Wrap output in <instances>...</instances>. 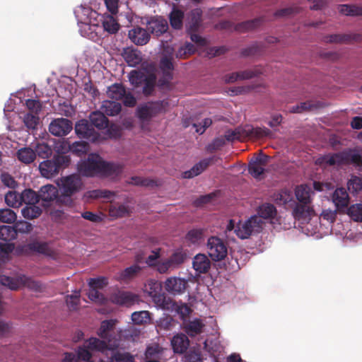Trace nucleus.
<instances>
[{"label":"nucleus","instance_id":"c03bdc74","mask_svg":"<svg viewBox=\"0 0 362 362\" xmlns=\"http://www.w3.org/2000/svg\"><path fill=\"white\" fill-rule=\"evenodd\" d=\"M5 202L11 207H19L22 205L21 194L16 191H8L5 195Z\"/></svg>","mask_w":362,"mask_h":362},{"label":"nucleus","instance_id":"37998d69","mask_svg":"<svg viewBox=\"0 0 362 362\" xmlns=\"http://www.w3.org/2000/svg\"><path fill=\"white\" fill-rule=\"evenodd\" d=\"M21 197L22 204L24 203L25 205L36 204L40 199V194H37L31 189H25L21 193Z\"/></svg>","mask_w":362,"mask_h":362},{"label":"nucleus","instance_id":"6e6d98bb","mask_svg":"<svg viewBox=\"0 0 362 362\" xmlns=\"http://www.w3.org/2000/svg\"><path fill=\"white\" fill-rule=\"evenodd\" d=\"M347 187L352 194H357L362 189V178L353 175L348 181Z\"/></svg>","mask_w":362,"mask_h":362},{"label":"nucleus","instance_id":"393cba45","mask_svg":"<svg viewBox=\"0 0 362 362\" xmlns=\"http://www.w3.org/2000/svg\"><path fill=\"white\" fill-rule=\"evenodd\" d=\"M244 131L246 134V138L259 139L272 136L271 130L265 127H254L252 125H246Z\"/></svg>","mask_w":362,"mask_h":362},{"label":"nucleus","instance_id":"8fccbe9b","mask_svg":"<svg viewBox=\"0 0 362 362\" xmlns=\"http://www.w3.org/2000/svg\"><path fill=\"white\" fill-rule=\"evenodd\" d=\"M245 127H239L235 129H229L226 132L225 138L228 141H234L235 140H242L246 138L245 133Z\"/></svg>","mask_w":362,"mask_h":362},{"label":"nucleus","instance_id":"20e7f679","mask_svg":"<svg viewBox=\"0 0 362 362\" xmlns=\"http://www.w3.org/2000/svg\"><path fill=\"white\" fill-rule=\"evenodd\" d=\"M82 187L83 182L78 175L73 174L62 178L60 187L62 195L58 200L66 205L71 206L73 203L71 196L79 192Z\"/></svg>","mask_w":362,"mask_h":362},{"label":"nucleus","instance_id":"a211bd4d","mask_svg":"<svg viewBox=\"0 0 362 362\" xmlns=\"http://www.w3.org/2000/svg\"><path fill=\"white\" fill-rule=\"evenodd\" d=\"M111 299L114 303L130 306L138 301L139 296L132 292L122 291L114 293L111 296Z\"/></svg>","mask_w":362,"mask_h":362},{"label":"nucleus","instance_id":"f3484780","mask_svg":"<svg viewBox=\"0 0 362 362\" xmlns=\"http://www.w3.org/2000/svg\"><path fill=\"white\" fill-rule=\"evenodd\" d=\"M187 282L179 277H169L165 281V290L173 295L181 294L185 292Z\"/></svg>","mask_w":362,"mask_h":362},{"label":"nucleus","instance_id":"7c9ffc66","mask_svg":"<svg viewBox=\"0 0 362 362\" xmlns=\"http://www.w3.org/2000/svg\"><path fill=\"white\" fill-rule=\"evenodd\" d=\"M103 112L107 116L117 115L122 110V105L116 101L105 100L101 107Z\"/></svg>","mask_w":362,"mask_h":362},{"label":"nucleus","instance_id":"5fc2aeb1","mask_svg":"<svg viewBox=\"0 0 362 362\" xmlns=\"http://www.w3.org/2000/svg\"><path fill=\"white\" fill-rule=\"evenodd\" d=\"M144 291L149 296H155L156 293L162 291L161 284L158 281L150 279L145 284Z\"/></svg>","mask_w":362,"mask_h":362},{"label":"nucleus","instance_id":"5701e85b","mask_svg":"<svg viewBox=\"0 0 362 362\" xmlns=\"http://www.w3.org/2000/svg\"><path fill=\"white\" fill-rule=\"evenodd\" d=\"M129 37L137 45H144L150 40V35L144 28L136 27L129 31Z\"/></svg>","mask_w":362,"mask_h":362},{"label":"nucleus","instance_id":"4d7b16f0","mask_svg":"<svg viewBox=\"0 0 362 362\" xmlns=\"http://www.w3.org/2000/svg\"><path fill=\"white\" fill-rule=\"evenodd\" d=\"M150 320V313L146 310L134 312L132 314V320L134 324L142 325Z\"/></svg>","mask_w":362,"mask_h":362},{"label":"nucleus","instance_id":"412c9836","mask_svg":"<svg viewBox=\"0 0 362 362\" xmlns=\"http://www.w3.org/2000/svg\"><path fill=\"white\" fill-rule=\"evenodd\" d=\"M122 56L128 66L135 67L142 62L141 52L133 47L123 49Z\"/></svg>","mask_w":362,"mask_h":362},{"label":"nucleus","instance_id":"13d9d810","mask_svg":"<svg viewBox=\"0 0 362 362\" xmlns=\"http://www.w3.org/2000/svg\"><path fill=\"white\" fill-rule=\"evenodd\" d=\"M300 12V8L297 6H290L280 8L274 13L276 18H288Z\"/></svg>","mask_w":362,"mask_h":362},{"label":"nucleus","instance_id":"473e14b6","mask_svg":"<svg viewBox=\"0 0 362 362\" xmlns=\"http://www.w3.org/2000/svg\"><path fill=\"white\" fill-rule=\"evenodd\" d=\"M184 12L174 7L169 14V21L171 27L175 30H180L182 28Z\"/></svg>","mask_w":362,"mask_h":362},{"label":"nucleus","instance_id":"a19ab883","mask_svg":"<svg viewBox=\"0 0 362 362\" xmlns=\"http://www.w3.org/2000/svg\"><path fill=\"white\" fill-rule=\"evenodd\" d=\"M260 18H255L253 20L246 21L235 25L234 29L238 32H247L256 28L262 23Z\"/></svg>","mask_w":362,"mask_h":362},{"label":"nucleus","instance_id":"72a5a7b5","mask_svg":"<svg viewBox=\"0 0 362 362\" xmlns=\"http://www.w3.org/2000/svg\"><path fill=\"white\" fill-rule=\"evenodd\" d=\"M204 324L199 319L189 321L184 326L185 331L189 337H195L202 332Z\"/></svg>","mask_w":362,"mask_h":362},{"label":"nucleus","instance_id":"f03ea898","mask_svg":"<svg viewBox=\"0 0 362 362\" xmlns=\"http://www.w3.org/2000/svg\"><path fill=\"white\" fill-rule=\"evenodd\" d=\"M83 12L87 17L81 23L86 25L98 26L101 22L104 30L110 34H115L119 29V24L112 15H100L90 8H85Z\"/></svg>","mask_w":362,"mask_h":362},{"label":"nucleus","instance_id":"69168bd1","mask_svg":"<svg viewBox=\"0 0 362 362\" xmlns=\"http://www.w3.org/2000/svg\"><path fill=\"white\" fill-rule=\"evenodd\" d=\"M262 47L259 44H254L242 50L241 54L244 57H254L260 55L262 52Z\"/></svg>","mask_w":362,"mask_h":362},{"label":"nucleus","instance_id":"c756f323","mask_svg":"<svg viewBox=\"0 0 362 362\" xmlns=\"http://www.w3.org/2000/svg\"><path fill=\"white\" fill-rule=\"evenodd\" d=\"M313 193V191L307 185H301L297 186L295 189V195L296 197L298 202L303 204H310L311 198L310 194Z\"/></svg>","mask_w":362,"mask_h":362},{"label":"nucleus","instance_id":"6e6552de","mask_svg":"<svg viewBox=\"0 0 362 362\" xmlns=\"http://www.w3.org/2000/svg\"><path fill=\"white\" fill-rule=\"evenodd\" d=\"M207 251L209 257L216 262L224 259L228 254L225 243L216 236H211L208 239Z\"/></svg>","mask_w":362,"mask_h":362},{"label":"nucleus","instance_id":"de8ad7c7","mask_svg":"<svg viewBox=\"0 0 362 362\" xmlns=\"http://www.w3.org/2000/svg\"><path fill=\"white\" fill-rule=\"evenodd\" d=\"M347 214L351 220L362 222V204H354L346 208Z\"/></svg>","mask_w":362,"mask_h":362},{"label":"nucleus","instance_id":"a18cd8bd","mask_svg":"<svg viewBox=\"0 0 362 362\" xmlns=\"http://www.w3.org/2000/svg\"><path fill=\"white\" fill-rule=\"evenodd\" d=\"M339 11L341 14L350 16H362V6L350 4H342L339 6Z\"/></svg>","mask_w":362,"mask_h":362},{"label":"nucleus","instance_id":"c85d7f7f","mask_svg":"<svg viewBox=\"0 0 362 362\" xmlns=\"http://www.w3.org/2000/svg\"><path fill=\"white\" fill-rule=\"evenodd\" d=\"M274 199L279 205L292 206L294 203L293 193L289 189H281L274 194Z\"/></svg>","mask_w":362,"mask_h":362},{"label":"nucleus","instance_id":"4c0bfd02","mask_svg":"<svg viewBox=\"0 0 362 362\" xmlns=\"http://www.w3.org/2000/svg\"><path fill=\"white\" fill-rule=\"evenodd\" d=\"M17 157L22 163L29 164L35 160L36 153L32 148L25 147L18 151Z\"/></svg>","mask_w":362,"mask_h":362},{"label":"nucleus","instance_id":"b1692460","mask_svg":"<svg viewBox=\"0 0 362 362\" xmlns=\"http://www.w3.org/2000/svg\"><path fill=\"white\" fill-rule=\"evenodd\" d=\"M257 70H245L233 72L224 76V81L227 83H234L238 80L250 79L260 74Z\"/></svg>","mask_w":362,"mask_h":362},{"label":"nucleus","instance_id":"e433bc0d","mask_svg":"<svg viewBox=\"0 0 362 362\" xmlns=\"http://www.w3.org/2000/svg\"><path fill=\"white\" fill-rule=\"evenodd\" d=\"M126 88L121 83H114L108 87L107 94L110 98L121 100L125 94Z\"/></svg>","mask_w":362,"mask_h":362},{"label":"nucleus","instance_id":"423d86ee","mask_svg":"<svg viewBox=\"0 0 362 362\" xmlns=\"http://www.w3.org/2000/svg\"><path fill=\"white\" fill-rule=\"evenodd\" d=\"M0 284L11 290H17L21 286H26L35 291L40 288V284L38 281L24 274H20L16 277H10L5 275L0 276Z\"/></svg>","mask_w":362,"mask_h":362},{"label":"nucleus","instance_id":"3c124183","mask_svg":"<svg viewBox=\"0 0 362 362\" xmlns=\"http://www.w3.org/2000/svg\"><path fill=\"white\" fill-rule=\"evenodd\" d=\"M343 160L344 164L351 163L356 166L362 165V157L361 156L354 151H344L343 152Z\"/></svg>","mask_w":362,"mask_h":362},{"label":"nucleus","instance_id":"1a4fd4ad","mask_svg":"<svg viewBox=\"0 0 362 362\" xmlns=\"http://www.w3.org/2000/svg\"><path fill=\"white\" fill-rule=\"evenodd\" d=\"M75 132L79 138L86 139L93 143L99 142L101 139V135L86 119H81L76 124Z\"/></svg>","mask_w":362,"mask_h":362},{"label":"nucleus","instance_id":"49530a36","mask_svg":"<svg viewBox=\"0 0 362 362\" xmlns=\"http://www.w3.org/2000/svg\"><path fill=\"white\" fill-rule=\"evenodd\" d=\"M22 215L27 219H34L42 214V209L36 204L26 205L21 211Z\"/></svg>","mask_w":362,"mask_h":362},{"label":"nucleus","instance_id":"79ce46f5","mask_svg":"<svg viewBox=\"0 0 362 362\" xmlns=\"http://www.w3.org/2000/svg\"><path fill=\"white\" fill-rule=\"evenodd\" d=\"M69 148L72 153L81 156L89 151V144L86 141H78L69 144Z\"/></svg>","mask_w":362,"mask_h":362},{"label":"nucleus","instance_id":"09e8293b","mask_svg":"<svg viewBox=\"0 0 362 362\" xmlns=\"http://www.w3.org/2000/svg\"><path fill=\"white\" fill-rule=\"evenodd\" d=\"M141 270V267L134 264L122 271L119 274V279L122 281H129L134 279Z\"/></svg>","mask_w":362,"mask_h":362},{"label":"nucleus","instance_id":"c9c22d12","mask_svg":"<svg viewBox=\"0 0 362 362\" xmlns=\"http://www.w3.org/2000/svg\"><path fill=\"white\" fill-rule=\"evenodd\" d=\"M257 214L262 220L273 218L276 215V209L273 204L265 203L259 206Z\"/></svg>","mask_w":362,"mask_h":362},{"label":"nucleus","instance_id":"4be33fe9","mask_svg":"<svg viewBox=\"0 0 362 362\" xmlns=\"http://www.w3.org/2000/svg\"><path fill=\"white\" fill-rule=\"evenodd\" d=\"M170 343L173 351L176 354H183L186 352L189 346V340L187 336L183 333L175 334L172 338Z\"/></svg>","mask_w":362,"mask_h":362},{"label":"nucleus","instance_id":"a878e982","mask_svg":"<svg viewBox=\"0 0 362 362\" xmlns=\"http://www.w3.org/2000/svg\"><path fill=\"white\" fill-rule=\"evenodd\" d=\"M168 29L167 21L163 18L152 19L148 22V30L156 36L158 37L165 33Z\"/></svg>","mask_w":362,"mask_h":362},{"label":"nucleus","instance_id":"f257e3e1","mask_svg":"<svg viewBox=\"0 0 362 362\" xmlns=\"http://www.w3.org/2000/svg\"><path fill=\"white\" fill-rule=\"evenodd\" d=\"M122 169V165L105 161L97 153H90L86 160L78 164V171L86 177L101 175L113 178L119 175Z\"/></svg>","mask_w":362,"mask_h":362},{"label":"nucleus","instance_id":"338daca9","mask_svg":"<svg viewBox=\"0 0 362 362\" xmlns=\"http://www.w3.org/2000/svg\"><path fill=\"white\" fill-rule=\"evenodd\" d=\"M23 122L28 128L34 129L38 124L39 117L35 113H27L23 117Z\"/></svg>","mask_w":362,"mask_h":362},{"label":"nucleus","instance_id":"39448f33","mask_svg":"<svg viewBox=\"0 0 362 362\" xmlns=\"http://www.w3.org/2000/svg\"><path fill=\"white\" fill-rule=\"evenodd\" d=\"M264 221L257 215L252 216L244 222H239L235 233L240 239H247L250 236L259 233L264 227Z\"/></svg>","mask_w":362,"mask_h":362},{"label":"nucleus","instance_id":"aec40b11","mask_svg":"<svg viewBox=\"0 0 362 362\" xmlns=\"http://www.w3.org/2000/svg\"><path fill=\"white\" fill-rule=\"evenodd\" d=\"M106 339L101 340L96 337H90L87 342V348L93 351L104 352L106 350L114 349L118 346L116 341L107 342Z\"/></svg>","mask_w":362,"mask_h":362},{"label":"nucleus","instance_id":"0e129e2a","mask_svg":"<svg viewBox=\"0 0 362 362\" xmlns=\"http://www.w3.org/2000/svg\"><path fill=\"white\" fill-rule=\"evenodd\" d=\"M16 235L18 233H28L33 230V225L25 221H19L13 225Z\"/></svg>","mask_w":362,"mask_h":362},{"label":"nucleus","instance_id":"9b49d317","mask_svg":"<svg viewBox=\"0 0 362 362\" xmlns=\"http://www.w3.org/2000/svg\"><path fill=\"white\" fill-rule=\"evenodd\" d=\"M72 129L71 121L66 118L55 119L49 125V132L57 136L67 135Z\"/></svg>","mask_w":362,"mask_h":362},{"label":"nucleus","instance_id":"f704fd0d","mask_svg":"<svg viewBox=\"0 0 362 362\" xmlns=\"http://www.w3.org/2000/svg\"><path fill=\"white\" fill-rule=\"evenodd\" d=\"M116 320H103L98 331V334L103 339H106L107 342H112L110 339V332L114 329Z\"/></svg>","mask_w":362,"mask_h":362},{"label":"nucleus","instance_id":"680f3d73","mask_svg":"<svg viewBox=\"0 0 362 362\" xmlns=\"http://www.w3.org/2000/svg\"><path fill=\"white\" fill-rule=\"evenodd\" d=\"M157 326L160 329L170 330L175 326V320L169 315H165L159 319Z\"/></svg>","mask_w":362,"mask_h":362},{"label":"nucleus","instance_id":"4468645a","mask_svg":"<svg viewBox=\"0 0 362 362\" xmlns=\"http://www.w3.org/2000/svg\"><path fill=\"white\" fill-rule=\"evenodd\" d=\"M218 159L219 158L216 156H211L202 159L199 163H196L190 170L185 171L182 173V177L185 179H190L197 176L204 172L210 165L216 162Z\"/></svg>","mask_w":362,"mask_h":362},{"label":"nucleus","instance_id":"2f4dec72","mask_svg":"<svg viewBox=\"0 0 362 362\" xmlns=\"http://www.w3.org/2000/svg\"><path fill=\"white\" fill-rule=\"evenodd\" d=\"M108 212L110 217L118 218L127 216L129 214V209L123 204H110Z\"/></svg>","mask_w":362,"mask_h":362},{"label":"nucleus","instance_id":"cd10ccee","mask_svg":"<svg viewBox=\"0 0 362 362\" xmlns=\"http://www.w3.org/2000/svg\"><path fill=\"white\" fill-rule=\"evenodd\" d=\"M89 119L93 125L98 129H105L108 127L109 119L105 115L100 111H95L90 113Z\"/></svg>","mask_w":362,"mask_h":362},{"label":"nucleus","instance_id":"e2e57ef3","mask_svg":"<svg viewBox=\"0 0 362 362\" xmlns=\"http://www.w3.org/2000/svg\"><path fill=\"white\" fill-rule=\"evenodd\" d=\"M39 157L42 158H47L52 153V149L47 144L42 143L38 144L34 151Z\"/></svg>","mask_w":362,"mask_h":362},{"label":"nucleus","instance_id":"6ab92c4d","mask_svg":"<svg viewBox=\"0 0 362 362\" xmlns=\"http://www.w3.org/2000/svg\"><path fill=\"white\" fill-rule=\"evenodd\" d=\"M211 266V260L204 254H197L192 259V267L199 275L208 273Z\"/></svg>","mask_w":362,"mask_h":362},{"label":"nucleus","instance_id":"bb28decb","mask_svg":"<svg viewBox=\"0 0 362 362\" xmlns=\"http://www.w3.org/2000/svg\"><path fill=\"white\" fill-rule=\"evenodd\" d=\"M39 169L42 175L46 178L53 177L59 173L57 165L53 159L46 160L40 163Z\"/></svg>","mask_w":362,"mask_h":362},{"label":"nucleus","instance_id":"dca6fc26","mask_svg":"<svg viewBox=\"0 0 362 362\" xmlns=\"http://www.w3.org/2000/svg\"><path fill=\"white\" fill-rule=\"evenodd\" d=\"M292 206V214L294 218L298 221L309 220L314 214V210L310 204H303L295 201Z\"/></svg>","mask_w":362,"mask_h":362},{"label":"nucleus","instance_id":"774afa93","mask_svg":"<svg viewBox=\"0 0 362 362\" xmlns=\"http://www.w3.org/2000/svg\"><path fill=\"white\" fill-rule=\"evenodd\" d=\"M111 362H134V358L129 353L116 351L111 356Z\"/></svg>","mask_w":362,"mask_h":362},{"label":"nucleus","instance_id":"ddd939ff","mask_svg":"<svg viewBox=\"0 0 362 362\" xmlns=\"http://www.w3.org/2000/svg\"><path fill=\"white\" fill-rule=\"evenodd\" d=\"M332 201L339 213H343L349 206L350 197L345 188L338 187L332 194Z\"/></svg>","mask_w":362,"mask_h":362},{"label":"nucleus","instance_id":"603ef678","mask_svg":"<svg viewBox=\"0 0 362 362\" xmlns=\"http://www.w3.org/2000/svg\"><path fill=\"white\" fill-rule=\"evenodd\" d=\"M204 230L202 228H194L187 232L185 239L192 244H199L204 238Z\"/></svg>","mask_w":362,"mask_h":362},{"label":"nucleus","instance_id":"052dcab7","mask_svg":"<svg viewBox=\"0 0 362 362\" xmlns=\"http://www.w3.org/2000/svg\"><path fill=\"white\" fill-rule=\"evenodd\" d=\"M16 217V213L10 209H0V221L2 223H13Z\"/></svg>","mask_w":362,"mask_h":362},{"label":"nucleus","instance_id":"0eeeda50","mask_svg":"<svg viewBox=\"0 0 362 362\" xmlns=\"http://www.w3.org/2000/svg\"><path fill=\"white\" fill-rule=\"evenodd\" d=\"M169 103L167 100L148 103L137 109V115L141 120H148L156 115L167 110Z\"/></svg>","mask_w":362,"mask_h":362},{"label":"nucleus","instance_id":"ea45409f","mask_svg":"<svg viewBox=\"0 0 362 362\" xmlns=\"http://www.w3.org/2000/svg\"><path fill=\"white\" fill-rule=\"evenodd\" d=\"M187 258V255L182 250L173 252L167 259L174 269L182 264Z\"/></svg>","mask_w":362,"mask_h":362},{"label":"nucleus","instance_id":"f8f14e48","mask_svg":"<svg viewBox=\"0 0 362 362\" xmlns=\"http://www.w3.org/2000/svg\"><path fill=\"white\" fill-rule=\"evenodd\" d=\"M39 194L45 208L50 206L53 202L64 204V202L58 200L59 197H58V189L54 185H46L42 186L39 191Z\"/></svg>","mask_w":362,"mask_h":362},{"label":"nucleus","instance_id":"bf43d9fd","mask_svg":"<svg viewBox=\"0 0 362 362\" xmlns=\"http://www.w3.org/2000/svg\"><path fill=\"white\" fill-rule=\"evenodd\" d=\"M248 171L255 178H259V177L265 172V169L262 165L251 160L248 165Z\"/></svg>","mask_w":362,"mask_h":362},{"label":"nucleus","instance_id":"864d4df0","mask_svg":"<svg viewBox=\"0 0 362 362\" xmlns=\"http://www.w3.org/2000/svg\"><path fill=\"white\" fill-rule=\"evenodd\" d=\"M16 234L13 226L3 225L0 226V239L6 242L13 240L16 238Z\"/></svg>","mask_w":362,"mask_h":362},{"label":"nucleus","instance_id":"7ed1b4c3","mask_svg":"<svg viewBox=\"0 0 362 362\" xmlns=\"http://www.w3.org/2000/svg\"><path fill=\"white\" fill-rule=\"evenodd\" d=\"M130 83L134 88L142 87V93L148 97L153 94L156 86L157 77L153 73H144L138 70H132L129 73Z\"/></svg>","mask_w":362,"mask_h":362},{"label":"nucleus","instance_id":"9d476101","mask_svg":"<svg viewBox=\"0 0 362 362\" xmlns=\"http://www.w3.org/2000/svg\"><path fill=\"white\" fill-rule=\"evenodd\" d=\"M21 250L22 253L25 255H30L33 254L49 255L52 252L47 243L38 241L37 240L30 241L23 245Z\"/></svg>","mask_w":362,"mask_h":362},{"label":"nucleus","instance_id":"2eb2a0df","mask_svg":"<svg viewBox=\"0 0 362 362\" xmlns=\"http://www.w3.org/2000/svg\"><path fill=\"white\" fill-rule=\"evenodd\" d=\"M218 159L219 158L216 156H211L202 159L199 163H196L190 170L185 171L182 173V177L185 179H190L197 176L204 172L210 165L216 162Z\"/></svg>","mask_w":362,"mask_h":362},{"label":"nucleus","instance_id":"58836bf2","mask_svg":"<svg viewBox=\"0 0 362 362\" xmlns=\"http://www.w3.org/2000/svg\"><path fill=\"white\" fill-rule=\"evenodd\" d=\"M319 163H325L328 165H342L344 164L343 152L326 155L319 159Z\"/></svg>","mask_w":362,"mask_h":362}]
</instances>
